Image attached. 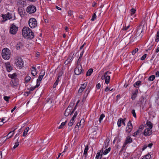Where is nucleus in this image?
<instances>
[{"label": "nucleus", "mask_w": 159, "mask_h": 159, "mask_svg": "<svg viewBox=\"0 0 159 159\" xmlns=\"http://www.w3.org/2000/svg\"><path fill=\"white\" fill-rule=\"evenodd\" d=\"M4 99L7 102H8L9 99L10 98V97L9 96H5L4 97Z\"/></svg>", "instance_id": "48"}, {"label": "nucleus", "mask_w": 159, "mask_h": 159, "mask_svg": "<svg viewBox=\"0 0 159 159\" xmlns=\"http://www.w3.org/2000/svg\"><path fill=\"white\" fill-rule=\"evenodd\" d=\"M152 145H153L152 143H150L147 146L149 148H151V147L152 146Z\"/></svg>", "instance_id": "64"}, {"label": "nucleus", "mask_w": 159, "mask_h": 159, "mask_svg": "<svg viewBox=\"0 0 159 159\" xmlns=\"http://www.w3.org/2000/svg\"><path fill=\"white\" fill-rule=\"evenodd\" d=\"M11 85L13 87L17 86L18 84V81L17 79H12L10 83Z\"/></svg>", "instance_id": "11"}, {"label": "nucleus", "mask_w": 159, "mask_h": 159, "mask_svg": "<svg viewBox=\"0 0 159 159\" xmlns=\"http://www.w3.org/2000/svg\"><path fill=\"white\" fill-rule=\"evenodd\" d=\"M144 128V126L143 125H141L139 127L138 129H139L140 132L142 131L143 128Z\"/></svg>", "instance_id": "50"}, {"label": "nucleus", "mask_w": 159, "mask_h": 159, "mask_svg": "<svg viewBox=\"0 0 159 159\" xmlns=\"http://www.w3.org/2000/svg\"><path fill=\"white\" fill-rule=\"evenodd\" d=\"M131 113L132 114L133 116L136 118V114L135 112V111L134 109H133Z\"/></svg>", "instance_id": "47"}, {"label": "nucleus", "mask_w": 159, "mask_h": 159, "mask_svg": "<svg viewBox=\"0 0 159 159\" xmlns=\"http://www.w3.org/2000/svg\"><path fill=\"white\" fill-rule=\"evenodd\" d=\"M31 79V77L29 76H26L25 78V82L26 83H28Z\"/></svg>", "instance_id": "42"}, {"label": "nucleus", "mask_w": 159, "mask_h": 159, "mask_svg": "<svg viewBox=\"0 0 159 159\" xmlns=\"http://www.w3.org/2000/svg\"><path fill=\"white\" fill-rule=\"evenodd\" d=\"M29 127H27L25 129L24 131L23 132V136H25L27 134L28 131L29 130Z\"/></svg>", "instance_id": "28"}, {"label": "nucleus", "mask_w": 159, "mask_h": 159, "mask_svg": "<svg viewBox=\"0 0 159 159\" xmlns=\"http://www.w3.org/2000/svg\"><path fill=\"white\" fill-rule=\"evenodd\" d=\"M15 130V129L14 130H13V131H10L8 134L7 135L4 137V138L7 137V138H6V140H5L4 142H5V141H6V140L7 139H9V138H10L12 137V136L14 134V131Z\"/></svg>", "instance_id": "15"}, {"label": "nucleus", "mask_w": 159, "mask_h": 159, "mask_svg": "<svg viewBox=\"0 0 159 159\" xmlns=\"http://www.w3.org/2000/svg\"><path fill=\"white\" fill-rule=\"evenodd\" d=\"M144 159H151V155L150 154H147L143 157Z\"/></svg>", "instance_id": "39"}, {"label": "nucleus", "mask_w": 159, "mask_h": 159, "mask_svg": "<svg viewBox=\"0 0 159 159\" xmlns=\"http://www.w3.org/2000/svg\"><path fill=\"white\" fill-rule=\"evenodd\" d=\"M23 44L21 42L17 43L16 45V48L17 50L20 49L22 48L23 46Z\"/></svg>", "instance_id": "20"}, {"label": "nucleus", "mask_w": 159, "mask_h": 159, "mask_svg": "<svg viewBox=\"0 0 159 159\" xmlns=\"http://www.w3.org/2000/svg\"><path fill=\"white\" fill-rule=\"evenodd\" d=\"M38 87H37V84L35 86L33 87H31L29 90L30 91H33L36 88H38Z\"/></svg>", "instance_id": "51"}, {"label": "nucleus", "mask_w": 159, "mask_h": 159, "mask_svg": "<svg viewBox=\"0 0 159 159\" xmlns=\"http://www.w3.org/2000/svg\"><path fill=\"white\" fill-rule=\"evenodd\" d=\"M74 122V121L72 122V121H71V120H70V122L68 124V125L70 126H71L73 125Z\"/></svg>", "instance_id": "57"}, {"label": "nucleus", "mask_w": 159, "mask_h": 159, "mask_svg": "<svg viewBox=\"0 0 159 159\" xmlns=\"http://www.w3.org/2000/svg\"><path fill=\"white\" fill-rule=\"evenodd\" d=\"M126 120V118H124V119L120 118L118 119L117 121V125L119 127H120L121 125V124L122 123L124 125H125V121Z\"/></svg>", "instance_id": "12"}, {"label": "nucleus", "mask_w": 159, "mask_h": 159, "mask_svg": "<svg viewBox=\"0 0 159 159\" xmlns=\"http://www.w3.org/2000/svg\"><path fill=\"white\" fill-rule=\"evenodd\" d=\"M82 65L77 66V67L75 68L74 72L75 74L79 75L82 73L83 70Z\"/></svg>", "instance_id": "8"}, {"label": "nucleus", "mask_w": 159, "mask_h": 159, "mask_svg": "<svg viewBox=\"0 0 159 159\" xmlns=\"http://www.w3.org/2000/svg\"><path fill=\"white\" fill-rule=\"evenodd\" d=\"M159 41V30L157 31L156 37L155 39V41L158 42Z\"/></svg>", "instance_id": "37"}, {"label": "nucleus", "mask_w": 159, "mask_h": 159, "mask_svg": "<svg viewBox=\"0 0 159 159\" xmlns=\"http://www.w3.org/2000/svg\"><path fill=\"white\" fill-rule=\"evenodd\" d=\"M70 108H71V107H70L69 106L65 110L64 113V115L65 116H67L69 115H70V110L71 109H70Z\"/></svg>", "instance_id": "18"}, {"label": "nucleus", "mask_w": 159, "mask_h": 159, "mask_svg": "<svg viewBox=\"0 0 159 159\" xmlns=\"http://www.w3.org/2000/svg\"><path fill=\"white\" fill-rule=\"evenodd\" d=\"M105 115L104 114H102L100 115L99 119V121L100 122V123L101 122V121L103 119Z\"/></svg>", "instance_id": "43"}, {"label": "nucleus", "mask_w": 159, "mask_h": 159, "mask_svg": "<svg viewBox=\"0 0 159 159\" xmlns=\"http://www.w3.org/2000/svg\"><path fill=\"white\" fill-rule=\"evenodd\" d=\"M138 92V89H135V90L132 93V95L131 97V99L132 100H134L135 98H136L137 94Z\"/></svg>", "instance_id": "14"}, {"label": "nucleus", "mask_w": 159, "mask_h": 159, "mask_svg": "<svg viewBox=\"0 0 159 159\" xmlns=\"http://www.w3.org/2000/svg\"><path fill=\"white\" fill-rule=\"evenodd\" d=\"M111 150V148L109 147L108 149H106L105 151L103 152V154L104 155H106Z\"/></svg>", "instance_id": "35"}, {"label": "nucleus", "mask_w": 159, "mask_h": 159, "mask_svg": "<svg viewBox=\"0 0 159 159\" xmlns=\"http://www.w3.org/2000/svg\"><path fill=\"white\" fill-rule=\"evenodd\" d=\"M67 122V120H66L65 122H62L61 124V125L59 126L58 127L59 129H62L63 128V127L65 125L66 123Z\"/></svg>", "instance_id": "34"}, {"label": "nucleus", "mask_w": 159, "mask_h": 159, "mask_svg": "<svg viewBox=\"0 0 159 159\" xmlns=\"http://www.w3.org/2000/svg\"><path fill=\"white\" fill-rule=\"evenodd\" d=\"M29 25L31 28H34L37 25V22L36 20L34 18H30L29 21Z\"/></svg>", "instance_id": "4"}, {"label": "nucleus", "mask_w": 159, "mask_h": 159, "mask_svg": "<svg viewBox=\"0 0 159 159\" xmlns=\"http://www.w3.org/2000/svg\"><path fill=\"white\" fill-rule=\"evenodd\" d=\"M84 53V50H83L82 51L81 53H80V57H79V58H82V57H83V55Z\"/></svg>", "instance_id": "59"}, {"label": "nucleus", "mask_w": 159, "mask_h": 159, "mask_svg": "<svg viewBox=\"0 0 159 159\" xmlns=\"http://www.w3.org/2000/svg\"><path fill=\"white\" fill-rule=\"evenodd\" d=\"M136 11V10L135 9L132 8L130 10V11L131 12V14H134V13H135Z\"/></svg>", "instance_id": "52"}, {"label": "nucleus", "mask_w": 159, "mask_h": 159, "mask_svg": "<svg viewBox=\"0 0 159 159\" xmlns=\"http://www.w3.org/2000/svg\"><path fill=\"white\" fill-rule=\"evenodd\" d=\"M159 52V45H158L157 49L156 50V53H158Z\"/></svg>", "instance_id": "61"}, {"label": "nucleus", "mask_w": 159, "mask_h": 159, "mask_svg": "<svg viewBox=\"0 0 159 159\" xmlns=\"http://www.w3.org/2000/svg\"><path fill=\"white\" fill-rule=\"evenodd\" d=\"M102 156V154H101L100 152H98L96 157V159H101Z\"/></svg>", "instance_id": "33"}, {"label": "nucleus", "mask_w": 159, "mask_h": 159, "mask_svg": "<svg viewBox=\"0 0 159 159\" xmlns=\"http://www.w3.org/2000/svg\"><path fill=\"white\" fill-rule=\"evenodd\" d=\"M31 73L32 75L33 76H35V75L37 74V73L36 70V68L34 66H33L32 67V70L31 71Z\"/></svg>", "instance_id": "24"}, {"label": "nucleus", "mask_w": 159, "mask_h": 159, "mask_svg": "<svg viewBox=\"0 0 159 159\" xmlns=\"http://www.w3.org/2000/svg\"><path fill=\"white\" fill-rule=\"evenodd\" d=\"M155 75H152L149 77L148 80L150 81H152L155 79Z\"/></svg>", "instance_id": "32"}, {"label": "nucleus", "mask_w": 159, "mask_h": 159, "mask_svg": "<svg viewBox=\"0 0 159 159\" xmlns=\"http://www.w3.org/2000/svg\"><path fill=\"white\" fill-rule=\"evenodd\" d=\"M133 142L132 139L129 136H128L126 138L125 141V144H127L129 143H130Z\"/></svg>", "instance_id": "17"}, {"label": "nucleus", "mask_w": 159, "mask_h": 159, "mask_svg": "<svg viewBox=\"0 0 159 159\" xmlns=\"http://www.w3.org/2000/svg\"><path fill=\"white\" fill-rule=\"evenodd\" d=\"M110 141L109 138H107L104 142V146L105 148H107L109 145V143Z\"/></svg>", "instance_id": "23"}, {"label": "nucleus", "mask_w": 159, "mask_h": 159, "mask_svg": "<svg viewBox=\"0 0 159 159\" xmlns=\"http://www.w3.org/2000/svg\"><path fill=\"white\" fill-rule=\"evenodd\" d=\"M68 14L70 16H71L72 14V12L71 11H70L68 12Z\"/></svg>", "instance_id": "62"}, {"label": "nucleus", "mask_w": 159, "mask_h": 159, "mask_svg": "<svg viewBox=\"0 0 159 159\" xmlns=\"http://www.w3.org/2000/svg\"><path fill=\"white\" fill-rule=\"evenodd\" d=\"M90 91V90L89 89H87L86 90L85 92V94L86 95V96H87L88 94L89 93V92Z\"/></svg>", "instance_id": "54"}, {"label": "nucleus", "mask_w": 159, "mask_h": 159, "mask_svg": "<svg viewBox=\"0 0 159 159\" xmlns=\"http://www.w3.org/2000/svg\"><path fill=\"white\" fill-rule=\"evenodd\" d=\"M146 125L149 127L148 128L152 129L153 127L152 123L150 121L147 120L146 121Z\"/></svg>", "instance_id": "22"}, {"label": "nucleus", "mask_w": 159, "mask_h": 159, "mask_svg": "<svg viewBox=\"0 0 159 159\" xmlns=\"http://www.w3.org/2000/svg\"><path fill=\"white\" fill-rule=\"evenodd\" d=\"M145 100V99L144 97L143 96H142L139 99V104L142 105L144 103Z\"/></svg>", "instance_id": "25"}, {"label": "nucleus", "mask_w": 159, "mask_h": 159, "mask_svg": "<svg viewBox=\"0 0 159 159\" xmlns=\"http://www.w3.org/2000/svg\"><path fill=\"white\" fill-rule=\"evenodd\" d=\"M133 128L131 120H129L127 124V126L126 128V131L127 133H129L132 131Z\"/></svg>", "instance_id": "9"}, {"label": "nucleus", "mask_w": 159, "mask_h": 159, "mask_svg": "<svg viewBox=\"0 0 159 159\" xmlns=\"http://www.w3.org/2000/svg\"><path fill=\"white\" fill-rule=\"evenodd\" d=\"M151 129L147 128L145 129L144 132V135L146 136L151 135L152 134V132Z\"/></svg>", "instance_id": "13"}, {"label": "nucleus", "mask_w": 159, "mask_h": 159, "mask_svg": "<svg viewBox=\"0 0 159 159\" xmlns=\"http://www.w3.org/2000/svg\"><path fill=\"white\" fill-rule=\"evenodd\" d=\"M22 34L26 39H31L34 37V33L28 27H24L23 28Z\"/></svg>", "instance_id": "1"}, {"label": "nucleus", "mask_w": 159, "mask_h": 159, "mask_svg": "<svg viewBox=\"0 0 159 159\" xmlns=\"http://www.w3.org/2000/svg\"><path fill=\"white\" fill-rule=\"evenodd\" d=\"M6 67L8 72H10L12 70L13 68L11 66L10 63H7L6 65Z\"/></svg>", "instance_id": "19"}, {"label": "nucleus", "mask_w": 159, "mask_h": 159, "mask_svg": "<svg viewBox=\"0 0 159 159\" xmlns=\"http://www.w3.org/2000/svg\"><path fill=\"white\" fill-rule=\"evenodd\" d=\"M78 114V113L77 112V111H75V113H74V115L73 116V117H75V118H76L77 115Z\"/></svg>", "instance_id": "63"}, {"label": "nucleus", "mask_w": 159, "mask_h": 159, "mask_svg": "<svg viewBox=\"0 0 159 159\" xmlns=\"http://www.w3.org/2000/svg\"><path fill=\"white\" fill-rule=\"evenodd\" d=\"M110 80V76L108 75H106L105 79V82L106 84H108Z\"/></svg>", "instance_id": "26"}, {"label": "nucleus", "mask_w": 159, "mask_h": 159, "mask_svg": "<svg viewBox=\"0 0 159 159\" xmlns=\"http://www.w3.org/2000/svg\"><path fill=\"white\" fill-rule=\"evenodd\" d=\"M12 14L9 12H8L6 14H1V16L2 17L3 19L2 21V22H4L8 20L12 19Z\"/></svg>", "instance_id": "5"}, {"label": "nucleus", "mask_w": 159, "mask_h": 159, "mask_svg": "<svg viewBox=\"0 0 159 159\" xmlns=\"http://www.w3.org/2000/svg\"><path fill=\"white\" fill-rule=\"evenodd\" d=\"M84 90V88H83L82 87H80L78 91V92L79 93H81Z\"/></svg>", "instance_id": "56"}, {"label": "nucleus", "mask_w": 159, "mask_h": 159, "mask_svg": "<svg viewBox=\"0 0 159 159\" xmlns=\"http://www.w3.org/2000/svg\"><path fill=\"white\" fill-rule=\"evenodd\" d=\"M18 13L21 17H23L25 13V11L24 8L19 7L18 8Z\"/></svg>", "instance_id": "10"}, {"label": "nucleus", "mask_w": 159, "mask_h": 159, "mask_svg": "<svg viewBox=\"0 0 159 159\" xmlns=\"http://www.w3.org/2000/svg\"><path fill=\"white\" fill-rule=\"evenodd\" d=\"M8 76L9 78L12 79H16L15 77H16L17 75L16 73H14L12 74H9Z\"/></svg>", "instance_id": "29"}, {"label": "nucleus", "mask_w": 159, "mask_h": 159, "mask_svg": "<svg viewBox=\"0 0 159 159\" xmlns=\"http://www.w3.org/2000/svg\"><path fill=\"white\" fill-rule=\"evenodd\" d=\"M130 25H128V26L125 25V26H124L122 28V30H126L130 27Z\"/></svg>", "instance_id": "46"}, {"label": "nucleus", "mask_w": 159, "mask_h": 159, "mask_svg": "<svg viewBox=\"0 0 159 159\" xmlns=\"http://www.w3.org/2000/svg\"><path fill=\"white\" fill-rule=\"evenodd\" d=\"M147 57V54H145L143 55L141 58V60L142 61L144 60Z\"/></svg>", "instance_id": "53"}, {"label": "nucleus", "mask_w": 159, "mask_h": 159, "mask_svg": "<svg viewBox=\"0 0 159 159\" xmlns=\"http://www.w3.org/2000/svg\"><path fill=\"white\" fill-rule=\"evenodd\" d=\"M60 77H61V75H60L58 76L56 82H55V83H54V84H53V88H56V87L58 85V82H59V78Z\"/></svg>", "instance_id": "27"}, {"label": "nucleus", "mask_w": 159, "mask_h": 159, "mask_svg": "<svg viewBox=\"0 0 159 159\" xmlns=\"http://www.w3.org/2000/svg\"><path fill=\"white\" fill-rule=\"evenodd\" d=\"M87 83H84L82 84V86L81 87L82 88H84V89L87 86Z\"/></svg>", "instance_id": "55"}, {"label": "nucleus", "mask_w": 159, "mask_h": 159, "mask_svg": "<svg viewBox=\"0 0 159 159\" xmlns=\"http://www.w3.org/2000/svg\"><path fill=\"white\" fill-rule=\"evenodd\" d=\"M43 76L44 74L43 75H39L38 77V78L37 80V87H39L40 85V81L42 80Z\"/></svg>", "instance_id": "16"}, {"label": "nucleus", "mask_w": 159, "mask_h": 159, "mask_svg": "<svg viewBox=\"0 0 159 159\" xmlns=\"http://www.w3.org/2000/svg\"><path fill=\"white\" fill-rule=\"evenodd\" d=\"M97 16L96 14V12L94 14H93V15L92 19H91V20L92 21H93L94 20H95L96 19V18Z\"/></svg>", "instance_id": "44"}, {"label": "nucleus", "mask_w": 159, "mask_h": 159, "mask_svg": "<svg viewBox=\"0 0 159 159\" xmlns=\"http://www.w3.org/2000/svg\"><path fill=\"white\" fill-rule=\"evenodd\" d=\"M81 60V58H79L77 63V66H80V65H81V64H80V62Z\"/></svg>", "instance_id": "49"}, {"label": "nucleus", "mask_w": 159, "mask_h": 159, "mask_svg": "<svg viewBox=\"0 0 159 159\" xmlns=\"http://www.w3.org/2000/svg\"><path fill=\"white\" fill-rule=\"evenodd\" d=\"M36 11L35 6L33 5H30L26 8V11L29 14H32L35 12Z\"/></svg>", "instance_id": "6"}, {"label": "nucleus", "mask_w": 159, "mask_h": 159, "mask_svg": "<svg viewBox=\"0 0 159 159\" xmlns=\"http://www.w3.org/2000/svg\"><path fill=\"white\" fill-rule=\"evenodd\" d=\"M140 132H141L140 131V130L138 129L136 132H134L133 134V136L134 137H136L137 135H138L139 134V133Z\"/></svg>", "instance_id": "38"}, {"label": "nucleus", "mask_w": 159, "mask_h": 159, "mask_svg": "<svg viewBox=\"0 0 159 159\" xmlns=\"http://www.w3.org/2000/svg\"><path fill=\"white\" fill-rule=\"evenodd\" d=\"M15 61L16 66L19 67L20 68H22L23 67L24 61L20 57H17L15 59Z\"/></svg>", "instance_id": "3"}, {"label": "nucleus", "mask_w": 159, "mask_h": 159, "mask_svg": "<svg viewBox=\"0 0 159 159\" xmlns=\"http://www.w3.org/2000/svg\"><path fill=\"white\" fill-rule=\"evenodd\" d=\"M2 57L5 60H8L10 57V52L9 49L4 48L2 51Z\"/></svg>", "instance_id": "2"}, {"label": "nucleus", "mask_w": 159, "mask_h": 159, "mask_svg": "<svg viewBox=\"0 0 159 159\" xmlns=\"http://www.w3.org/2000/svg\"><path fill=\"white\" fill-rule=\"evenodd\" d=\"M19 141L18 139L17 140V142H16L15 145L13 147V148L15 149L16 148H17L19 145Z\"/></svg>", "instance_id": "36"}, {"label": "nucleus", "mask_w": 159, "mask_h": 159, "mask_svg": "<svg viewBox=\"0 0 159 159\" xmlns=\"http://www.w3.org/2000/svg\"><path fill=\"white\" fill-rule=\"evenodd\" d=\"M5 120L4 119L2 118L1 121H0V123H1L2 124H0V125H2L4 122V120Z\"/></svg>", "instance_id": "60"}, {"label": "nucleus", "mask_w": 159, "mask_h": 159, "mask_svg": "<svg viewBox=\"0 0 159 159\" xmlns=\"http://www.w3.org/2000/svg\"><path fill=\"white\" fill-rule=\"evenodd\" d=\"M18 27L14 24H12L10 26L9 32L11 34H15L18 30Z\"/></svg>", "instance_id": "7"}, {"label": "nucleus", "mask_w": 159, "mask_h": 159, "mask_svg": "<svg viewBox=\"0 0 159 159\" xmlns=\"http://www.w3.org/2000/svg\"><path fill=\"white\" fill-rule=\"evenodd\" d=\"M138 50L139 49L138 48H135L134 50L132 51V54L134 55L137 52H138Z\"/></svg>", "instance_id": "45"}, {"label": "nucleus", "mask_w": 159, "mask_h": 159, "mask_svg": "<svg viewBox=\"0 0 159 159\" xmlns=\"http://www.w3.org/2000/svg\"><path fill=\"white\" fill-rule=\"evenodd\" d=\"M141 81L140 80H138L134 84V87L136 88H139V86L141 84Z\"/></svg>", "instance_id": "21"}, {"label": "nucleus", "mask_w": 159, "mask_h": 159, "mask_svg": "<svg viewBox=\"0 0 159 159\" xmlns=\"http://www.w3.org/2000/svg\"><path fill=\"white\" fill-rule=\"evenodd\" d=\"M89 149V146L88 145H87L86 146L84 150V155H86L87 154V152Z\"/></svg>", "instance_id": "41"}, {"label": "nucleus", "mask_w": 159, "mask_h": 159, "mask_svg": "<svg viewBox=\"0 0 159 159\" xmlns=\"http://www.w3.org/2000/svg\"><path fill=\"white\" fill-rule=\"evenodd\" d=\"M93 72V69L91 68L86 73V75L87 76H90L91 75V74Z\"/></svg>", "instance_id": "30"}, {"label": "nucleus", "mask_w": 159, "mask_h": 159, "mask_svg": "<svg viewBox=\"0 0 159 159\" xmlns=\"http://www.w3.org/2000/svg\"><path fill=\"white\" fill-rule=\"evenodd\" d=\"M111 74V72H110L109 71H107V72H106L105 73H104V75H102L101 77V79L102 80H103L104 79H105L106 76V75H107L108 74Z\"/></svg>", "instance_id": "31"}, {"label": "nucleus", "mask_w": 159, "mask_h": 159, "mask_svg": "<svg viewBox=\"0 0 159 159\" xmlns=\"http://www.w3.org/2000/svg\"><path fill=\"white\" fill-rule=\"evenodd\" d=\"M20 3L22 7H24L26 5V2L24 1H20Z\"/></svg>", "instance_id": "40"}, {"label": "nucleus", "mask_w": 159, "mask_h": 159, "mask_svg": "<svg viewBox=\"0 0 159 159\" xmlns=\"http://www.w3.org/2000/svg\"><path fill=\"white\" fill-rule=\"evenodd\" d=\"M100 87H101V84L100 83H98L96 85V88L97 89H100Z\"/></svg>", "instance_id": "58"}]
</instances>
